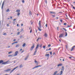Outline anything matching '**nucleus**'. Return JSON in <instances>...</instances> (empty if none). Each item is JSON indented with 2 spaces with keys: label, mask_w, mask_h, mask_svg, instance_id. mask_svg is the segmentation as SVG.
Segmentation results:
<instances>
[{
  "label": "nucleus",
  "mask_w": 75,
  "mask_h": 75,
  "mask_svg": "<svg viewBox=\"0 0 75 75\" xmlns=\"http://www.w3.org/2000/svg\"><path fill=\"white\" fill-rule=\"evenodd\" d=\"M39 27H38V30H40V31H41V30L40 29V28H41V21H40L39 22Z\"/></svg>",
  "instance_id": "nucleus-1"
},
{
  "label": "nucleus",
  "mask_w": 75,
  "mask_h": 75,
  "mask_svg": "<svg viewBox=\"0 0 75 75\" xmlns=\"http://www.w3.org/2000/svg\"><path fill=\"white\" fill-rule=\"evenodd\" d=\"M3 60H0V64H1L2 63V64L3 65H6V64H7V63H8V61L6 62H3Z\"/></svg>",
  "instance_id": "nucleus-2"
},
{
  "label": "nucleus",
  "mask_w": 75,
  "mask_h": 75,
  "mask_svg": "<svg viewBox=\"0 0 75 75\" xmlns=\"http://www.w3.org/2000/svg\"><path fill=\"white\" fill-rule=\"evenodd\" d=\"M39 46V45H37L36 47V48H35V51L34 52V54H33L34 55H35L36 54V52H37V48H38Z\"/></svg>",
  "instance_id": "nucleus-3"
},
{
  "label": "nucleus",
  "mask_w": 75,
  "mask_h": 75,
  "mask_svg": "<svg viewBox=\"0 0 75 75\" xmlns=\"http://www.w3.org/2000/svg\"><path fill=\"white\" fill-rule=\"evenodd\" d=\"M18 68V67L17 66V67H16L15 68H14L10 72V74H11V73L13 72V71H14V70H15V69H16V68Z\"/></svg>",
  "instance_id": "nucleus-4"
},
{
  "label": "nucleus",
  "mask_w": 75,
  "mask_h": 75,
  "mask_svg": "<svg viewBox=\"0 0 75 75\" xmlns=\"http://www.w3.org/2000/svg\"><path fill=\"white\" fill-rule=\"evenodd\" d=\"M18 68V67L17 66V67H16L15 68H14L10 72V74H11V73L13 72V71H14V70H15V69H16V68Z\"/></svg>",
  "instance_id": "nucleus-5"
},
{
  "label": "nucleus",
  "mask_w": 75,
  "mask_h": 75,
  "mask_svg": "<svg viewBox=\"0 0 75 75\" xmlns=\"http://www.w3.org/2000/svg\"><path fill=\"white\" fill-rule=\"evenodd\" d=\"M59 37V38H62V37H64V33H62L60 34Z\"/></svg>",
  "instance_id": "nucleus-6"
},
{
  "label": "nucleus",
  "mask_w": 75,
  "mask_h": 75,
  "mask_svg": "<svg viewBox=\"0 0 75 75\" xmlns=\"http://www.w3.org/2000/svg\"><path fill=\"white\" fill-rule=\"evenodd\" d=\"M35 47V46L34 45H33L30 48V51H33V49L34 48V47Z\"/></svg>",
  "instance_id": "nucleus-7"
},
{
  "label": "nucleus",
  "mask_w": 75,
  "mask_h": 75,
  "mask_svg": "<svg viewBox=\"0 0 75 75\" xmlns=\"http://www.w3.org/2000/svg\"><path fill=\"white\" fill-rule=\"evenodd\" d=\"M18 51H17L16 52L15 54L14 55V57H15L17 55V54H18Z\"/></svg>",
  "instance_id": "nucleus-8"
},
{
  "label": "nucleus",
  "mask_w": 75,
  "mask_h": 75,
  "mask_svg": "<svg viewBox=\"0 0 75 75\" xmlns=\"http://www.w3.org/2000/svg\"><path fill=\"white\" fill-rule=\"evenodd\" d=\"M75 48V46H73L72 47H71V51H72Z\"/></svg>",
  "instance_id": "nucleus-9"
},
{
  "label": "nucleus",
  "mask_w": 75,
  "mask_h": 75,
  "mask_svg": "<svg viewBox=\"0 0 75 75\" xmlns=\"http://www.w3.org/2000/svg\"><path fill=\"white\" fill-rule=\"evenodd\" d=\"M41 67V66L39 65V66H36L35 67H34L32 69H35V68H38V67Z\"/></svg>",
  "instance_id": "nucleus-10"
},
{
  "label": "nucleus",
  "mask_w": 75,
  "mask_h": 75,
  "mask_svg": "<svg viewBox=\"0 0 75 75\" xmlns=\"http://www.w3.org/2000/svg\"><path fill=\"white\" fill-rule=\"evenodd\" d=\"M44 36H45V37L47 38L48 37V35L47 33H45L44 34Z\"/></svg>",
  "instance_id": "nucleus-11"
},
{
  "label": "nucleus",
  "mask_w": 75,
  "mask_h": 75,
  "mask_svg": "<svg viewBox=\"0 0 75 75\" xmlns=\"http://www.w3.org/2000/svg\"><path fill=\"white\" fill-rule=\"evenodd\" d=\"M11 71V69H7L6 70L4 71V72H7L8 71Z\"/></svg>",
  "instance_id": "nucleus-12"
},
{
  "label": "nucleus",
  "mask_w": 75,
  "mask_h": 75,
  "mask_svg": "<svg viewBox=\"0 0 75 75\" xmlns=\"http://www.w3.org/2000/svg\"><path fill=\"white\" fill-rule=\"evenodd\" d=\"M62 65V64H59L57 65L58 67H61Z\"/></svg>",
  "instance_id": "nucleus-13"
},
{
  "label": "nucleus",
  "mask_w": 75,
  "mask_h": 75,
  "mask_svg": "<svg viewBox=\"0 0 75 75\" xmlns=\"http://www.w3.org/2000/svg\"><path fill=\"white\" fill-rule=\"evenodd\" d=\"M45 56L46 57H47L48 58H49L50 57V54H45Z\"/></svg>",
  "instance_id": "nucleus-14"
},
{
  "label": "nucleus",
  "mask_w": 75,
  "mask_h": 75,
  "mask_svg": "<svg viewBox=\"0 0 75 75\" xmlns=\"http://www.w3.org/2000/svg\"><path fill=\"white\" fill-rule=\"evenodd\" d=\"M28 57H29V56L28 55L25 58V61L27 60V59H28Z\"/></svg>",
  "instance_id": "nucleus-15"
},
{
  "label": "nucleus",
  "mask_w": 75,
  "mask_h": 75,
  "mask_svg": "<svg viewBox=\"0 0 75 75\" xmlns=\"http://www.w3.org/2000/svg\"><path fill=\"white\" fill-rule=\"evenodd\" d=\"M62 69H61V70H62V71H64V66H62Z\"/></svg>",
  "instance_id": "nucleus-16"
},
{
  "label": "nucleus",
  "mask_w": 75,
  "mask_h": 75,
  "mask_svg": "<svg viewBox=\"0 0 75 75\" xmlns=\"http://www.w3.org/2000/svg\"><path fill=\"white\" fill-rule=\"evenodd\" d=\"M51 48H50L49 49H46V51H51Z\"/></svg>",
  "instance_id": "nucleus-17"
},
{
  "label": "nucleus",
  "mask_w": 75,
  "mask_h": 75,
  "mask_svg": "<svg viewBox=\"0 0 75 75\" xmlns=\"http://www.w3.org/2000/svg\"><path fill=\"white\" fill-rule=\"evenodd\" d=\"M16 12L17 13H20V10L19 9H18L16 10Z\"/></svg>",
  "instance_id": "nucleus-18"
},
{
  "label": "nucleus",
  "mask_w": 75,
  "mask_h": 75,
  "mask_svg": "<svg viewBox=\"0 0 75 75\" xmlns=\"http://www.w3.org/2000/svg\"><path fill=\"white\" fill-rule=\"evenodd\" d=\"M4 1L2 3L1 8L2 9H3V6H4Z\"/></svg>",
  "instance_id": "nucleus-19"
},
{
  "label": "nucleus",
  "mask_w": 75,
  "mask_h": 75,
  "mask_svg": "<svg viewBox=\"0 0 75 75\" xmlns=\"http://www.w3.org/2000/svg\"><path fill=\"white\" fill-rule=\"evenodd\" d=\"M29 14L30 15H32V13H31V11H29Z\"/></svg>",
  "instance_id": "nucleus-20"
},
{
  "label": "nucleus",
  "mask_w": 75,
  "mask_h": 75,
  "mask_svg": "<svg viewBox=\"0 0 75 75\" xmlns=\"http://www.w3.org/2000/svg\"><path fill=\"white\" fill-rule=\"evenodd\" d=\"M50 14H54V13H55V12H52V11H50Z\"/></svg>",
  "instance_id": "nucleus-21"
},
{
  "label": "nucleus",
  "mask_w": 75,
  "mask_h": 75,
  "mask_svg": "<svg viewBox=\"0 0 75 75\" xmlns=\"http://www.w3.org/2000/svg\"><path fill=\"white\" fill-rule=\"evenodd\" d=\"M62 73H63V71H61L59 75H62Z\"/></svg>",
  "instance_id": "nucleus-22"
},
{
  "label": "nucleus",
  "mask_w": 75,
  "mask_h": 75,
  "mask_svg": "<svg viewBox=\"0 0 75 75\" xmlns=\"http://www.w3.org/2000/svg\"><path fill=\"white\" fill-rule=\"evenodd\" d=\"M58 72V71H55L54 73V75H55L57 74V73Z\"/></svg>",
  "instance_id": "nucleus-23"
},
{
  "label": "nucleus",
  "mask_w": 75,
  "mask_h": 75,
  "mask_svg": "<svg viewBox=\"0 0 75 75\" xmlns=\"http://www.w3.org/2000/svg\"><path fill=\"white\" fill-rule=\"evenodd\" d=\"M10 11V9L9 8L7 9L6 10V12H8Z\"/></svg>",
  "instance_id": "nucleus-24"
},
{
  "label": "nucleus",
  "mask_w": 75,
  "mask_h": 75,
  "mask_svg": "<svg viewBox=\"0 0 75 75\" xmlns=\"http://www.w3.org/2000/svg\"><path fill=\"white\" fill-rule=\"evenodd\" d=\"M25 46V43H24L23 44L22 47H24Z\"/></svg>",
  "instance_id": "nucleus-25"
},
{
  "label": "nucleus",
  "mask_w": 75,
  "mask_h": 75,
  "mask_svg": "<svg viewBox=\"0 0 75 75\" xmlns=\"http://www.w3.org/2000/svg\"><path fill=\"white\" fill-rule=\"evenodd\" d=\"M19 46H20V45H17L16 46V47H19Z\"/></svg>",
  "instance_id": "nucleus-26"
},
{
  "label": "nucleus",
  "mask_w": 75,
  "mask_h": 75,
  "mask_svg": "<svg viewBox=\"0 0 75 75\" xmlns=\"http://www.w3.org/2000/svg\"><path fill=\"white\" fill-rule=\"evenodd\" d=\"M35 63H37V65H38V62L36 60H35Z\"/></svg>",
  "instance_id": "nucleus-27"
},
{
  "label": "nucleus",
  "mask_w": 75,
  "mask_h": 75,
  "mask_svg": "<svg viewBox=\"0 0 75 75\" xmlns=\"http://www.w3.org/2000/svg\"><path fill=\"white\" fill-rule=\"evenodd\" d=\"M52 16V17H55V15H51Z\"/></svg>",
  "instance_id": "nucleus-28"
},
{
  "label": "nucleus",
  "mask_w": 75,
  "mask_h": 75,
  "mask_svg": "<svg viewBox=\"0 0 75 75\" xmlns=\"http://www.w3.org/2000/svg\"><path fill=\"white\" fill-rule=\"evenodd\" d=\"M71 27V25L69 26V25H68L67 26V28H69V27Z\"/></svg>",
  "instance_id": "nucleus-29"
},
{
  "label": "nucleus",
  "mask_w": 75,
  "mask_h": 75,
  "mask_svg": "<svg viewBox=\"0 0 75 75\" xmlns=\"http://www.w3.org/2000/svg\"><path fill=\"white\" fill-rule=\"evenodd\" d=\"M12 53H13V52H12V51H11V52H8V54H11Z\"/></svg>",
  "instance_id": "nucleus-30"
},
{
  "label": "nucleus",
  "mask_w": 75,
  "mask_h": 75,
  "mask_svg": "<svg viewBox=\"0 0 75 75\" xmlns=\"http://www.w3.org/2000/svg\"><path fill=\"white\" fill-rule=\"evenodd\" d=\"M63 30H64V31H67V30L65 29V28H63Z\"/></svg>",
  "instance_id": "nucleus-31"
},
{
  "label": "nucleus",
  "mask_w": 75,
  "mask_h": 75,
  "mask_svg": "<svg viewBox=\"0 0 75 75\" xmlns=\"http://www.w3.org/2000/svg\"><path fill=\"white\" fill-rule=\"evenodd\" d=\"M65 34H66V35H65V37H67V32H65Z\"/></svg>",
  "instance_id": "nucleus-32"
},
{
  "label": "nucleus",
  "mask_w": 75,
  "mask_h": 75,
  "mask_svg": "<svg viewBox=\"0 0 75 75\" xmlns=\"http://www.w3.org/2000/svg\"><path fill=\"white\" fill-rule=\"evenodd\" d=\"M45 4H47V0H45Z\"/></svg>",
  "instance_id": "nucleus-33"
},
{
  "label": "nucleus",
  "mask_w": 75,
  "mask_h": 75,
  "mask_svg": "<svg viewBox=\"0 0 75 75\" xmlns=\"http://www.w3.org/2000/svg\"><path fill=\"white\" fill-rule=\"evenodd\" d=\"M20 32H18L17 33V35H19V34H20Z\"/></svg>",
  "instance_id": "nucleus-34"
},
{
  "label": "nucleus",
  "mask_w": 75,
  "mask_h": 75,
  "mask_svg": "<svg viewBox=\"0 0 75 75\" xmlns=\"http://www.w3.org/2000/svg\"><path fill=\"white\" fill-rule=\"evenodd\" d=\"M57 29L58 31H59V27H57Z\"/></svg>",
  "instance_id": "nucleus-35"
},
{
  "label": "nucleus",
  "mask_w": 75,
  "mask_h": 75,
  "mask_svg": "<svg viewBox=\"0 0 75 75\" xmlns=\"http://www.w3.org/2000/svg\"><path fill=\"white\" fill-rule=\"evenodd\" d=\"M20 13H18L17 14V16H19V15H20Z\"/></svg>",
  "instance_id": "nucleus-36"
},
{
  "label": "nucleus",
  "mask_w": 75,
  "mask_h": 75,
  "mask_svg": "<svg viewBox=\"0 0 75 75\" xmlns=\"http://www.w3.org/2000/svg\"><path fill=\"white\" fill-rule=\"evenodd\" d=\"M23 67V66H22V65H21L20 66V68H22Z\"/></svg>",
  "instance_id": "nucleus-37"
},
{
  "label": "nucleus",
  "mask_w": 75,
  "mask_h": 75,
  "mask_svg": "<svg viewBox=\"0 0 75 75\" xmlns=\"http://www.w3.org/2000/svg\"><path fill=\"white\" fill-rule=\"evenodd\" d=\"M13 56V55L11 54V55H9L8 56V57H12Z\"/></svg>",
  "instance_id": "nucleus-38"
},
{
  "label": "nucleus",
  "mask_w": 75,
  "mask_h": 75,
  "mask_svg": "<svg viewBox=\"0 0 75 75\" xmlns=\"http://www.w3.org/2000/svg\"><path fill=\"white\" fill-rule=\"evenodd\" d=\"M64 25H67V23H64Z\"/></svg>",
  "instance_id": "nucleus-39"
},
{
  "label": "nucleus",
  "mask_w": 75,
  "mask_h": 75,
  "mask_svg": "<svg viewBox=\"0 0 75 75\" xmlns=\"http://www.w3.org/2000/svg\"><path fill=\"white\" fill-rule=\"evenodd\" d=\"M45 47H46V46H43V48H45Z\"/></svg>",
  "instance_id": "nucleus-40"
},
{
  "label": "nucleus",
  "mask_w": 75,
  "mask_h": 75,
  "mask_svg": "<svg viewBox=\"0 0 75 75\" xmlns=\"http://www.w3.org/2000/svg\"><path fill=\"white\" fill-rule=\"evenodd\" d=\"M30 22L31 23V24H33V21H30Z\"/></svg>",
  "instance_id": "nucleus-41"
},
{
  "label": "nucleus",
  "mask_w": 75,
  "mask_h": 75,
  "mask_svg": "<svg viewBox=\"0 0 75 75\" xmlns=\"http://www.w3.org/2000/svg\"><path fill=\"white\" fill-rule=\"evenodd\" d=\"M50 52V53L51 54V56L52 55V52Z\"/></svg>",
  "instance_id": "nucleus-42"
},
{
  "label": "nucleus",
  "mask_w": 75,
  "mask_h": 75,
  "mask_svg": "<svg viewBox=\"0 0 75 75\" xmlns=\"http://www.w3.org/2000/svg\"><path fill=\"white\" fill-rule=\"evenodd\" d=\"M48 47H51V45H48Z\"/></svg>",
  "instance_id": "nucleus-43"
},
{
  "label": "nucleus",
  "mask_w": 75,
  "mask_h": 75,
  "mask_svg": "<svg viewBox=\"0 0 75 75\" xmlns=\"http://www.w3.org/2000/svg\"><path fill=\"white\" fill-rule=\"evenodd\" d=\"M22 50H23V49H21L19 51H22Z\"/></svg>",
  "instance_id": "nucleus-44"
},
{
  "label": "nucleus",
  "mask_w": 75,
  "mask_h": 75,
  "mask_svg": "<svg viewBox=\"0 0 75 75\" xmlns=\"http://www.w3.org/2000/svg\"><path fill=\"white\" fill-rule=\"evenodd\" d=\"M22 3H24V0H23L22 1Z\"/></svg>",
  "instance_id": "nucleus-45"
},
{
  "label": "nucleus",
  "mask_w": 75,
  "mask_h": 75,
  "mask_svg": "<svg viewBox=\"0 0 75 75\" xmlns=\"http://www.w3.org/2000/svg\"><path fill=\"white\" fill-rule=\"evenodd\" d=\"M3 35H7V34H6V33H4L3 34Z\"/></svg>",
  "instance_id": "nucleus-46"
},
{
  "label": "nucleus",
  "mask_w": 75,
  "mask_h": 75,
  "mask_svg": "<svg viewBox=\"0 0 75 75\" xmlns=\"http://www.w3.org/2000/svg\"><path fill=\"white\" fill-rule=\"evenodd\" d=\"M60 21L61 23H62V20H60Z\"/></svg>",
  "instance_id": "nucleus-47"
},
{
  "label": "nucleus",
  "mask_w": 75,
  "mask_h": 75,
  "mask_svg": "<svg viewBox=\"0 0 75 75\" xmlns=\"http://www.w3.org/2000/svg\"><path fill=\"white\" fill-rule=\"evenodd\" d=\"M55 53L54 52L53 53V55H55Z\"/></svg>",
  "instance_id": "nucleus-48"
},
{
  "label": "nucleus",
  "mask_w": 75,
  "mask_h": 75,
  "mask_svg": "<svg viewBox=\"0 0 75 75\" xmlns=\"http://www.w3.org/2000/svg\"><path fill=\"white\" fill-rule=\"evenodd\" d=\"M45 26H46V27H47V24H46L45 25Z\"/></svg>",
  "instance_id": "nucleus-49"
},
{
  "label": "nucleus",
  "mask_w": 75,
  "mask_h": 75,
  "mask_svg": "<svg viewBox=\"0 0 75 75\" xmlns=\"http://www.w3.org/2000/svg\"><path fill=\"white\" fill-rule=\"evenodd\" d=\"M10 18L11 19H12L13 18V17L11 16L10 17Z\"/></svg>",
  "instance_id": "nucleus-50"
},
{
  "label": "nucleus",
  "mask_w": 75,
  "mask_h": 75,
  "mask_svg": "<svg viewBox=\"0 0 75 75\" xmlns=\"http://www.w3.org/2000/svg\"><path fill=\"white\" fill-rule=\"evenodd\" d=\"M38 39L39 40H40V39H41V38H38Z\"/></svg>",
  "instance_id": "nucleus-51"
},
{
  "label": "nucleus",
  "mask_w": 75,
  "mask_h": 75,
  "mask_svg": "<svg viewBox=\"0 0 75 75\" xmlns=\"http://www.w3.org/2000/svg\"><path fill=\"white\" fill-rule=\"evenodd\" d=\"M31 31H32V30H30V33H31Z\"/></svg>",
  "instance_id": "nucleus-52"
},
{
  "label": "nucleus",
  "mask_w": 75,
  "mask_h": 75,
  "mask_svg": "<svg viewBox=\"0 0 75 75\" xmlns=\"http://www.w3.org/2000/svg\"><path fill=\"white\" fill-rule=\"evenodd\" d=\"M16 19H13V21H16Z\"/></svg>",
  "instance_id": "nucleus-53"
},
{
  "label": "nucleus",
  "mask_w": 75,
  "mask_h": 75,
  "mask_svg": "<svg viewBox=\"0 0 75 75\" xmlns=\"http://www.w3.org/2000/svg\"><path fill=\"white\" fill-rule=\"evenodd\" d=\"M69 58H70V59H71V58H72V57H69Z\"/></svg>",
  "instance_id": "nucleus-54"
},
{
  "label": "nucleus",
  "mask_w": 75,
  "mask_h": 75,
  "mask_svg": "<svg viewBox=\"0 0 75 75\" xmlns=\"http://www.w3.org/2000/svg\"><path fill=\"white\" fill-rule=\"evenodd\" d=\"M17 42H14V43H15V44H16V43H17Z\"/></svg>",
  "instance_id": "nucleus-55"
},
{
  "label": "nucleus",
  "mask_w": 75,
  "mask_h": 75,
  "mask_svg": "<svg viewBox=\"0 0 75 75\" xmlns=\"http://www.w3.org/2000/svg\"><path fill=\"white\" fill-rule=\"evenodd\" d=\"M73 8H74V9H75V7H73Z\"/></svg>",
  "instance_id": "nucleus-56"
},
{
  "label": "nucleus",
  "mask_w": 75,
  "mask_h": 75,
  "mask_svg": "<svg viewBox=\"0 0 75 75\" xmlns=\"http://www.w3.org/2000/svg\"><path fill=\"white\" fill-rule=\"evenodd\" d=\"M23 24H21V26H23Z\"/></svg>",
  "instance_id": "nucleus-57"
},
{
  "label": "nucleus",
  "mask_w": 75,
  "mask_h": 75,
  "mask_svg": "<svg viewBox=\"0 0 75 75\" xmlns=\"http://www.w3.org/2000/svg\"><path fill=\"white\" fill-rule=\"evenodd\" d=\"M35 31H36V32H35L36 33H37V30H36Z\"/></svg>",
  "instance_id": "nucleus-58"
},
{
  "label": "nucleus",
  "mask_w": 75,
  "mask_h": 75,
  "mask_svg": "<svg viewBox=\"0 0 75 75\" xmlns=\"http://www.w3.org/2000/svg\"><path fill=\"white\" fill-rule=\"evenodd\" d=\"M14 44H15L14 42H13V43H12V45H13Z\"/></svg>",
  "instance_id": "nucleus-59"
},
{
  "label": "nucleus",
  "mask_w": 75,
  "mask_h": 75,
  "mask_svg": "<svg viewBox=\"0 0 75 75\" xmlns=\"http://www.w3.org/2000/svg\"><path fill=\"white\" fill-rule=\"evenodd\" d=\"M16 39H14V40H13V41H16Z\"/></svg>",
  "instance_id": "nucleus-60"
},
{
  "label": "nucleus",
  "mask_w": 75,
  "mask_h": 75,
  "mask_svg": "<svg viewBox=\"0 0 75 75\" xmlns=\"http://www.w3.org/2000/svg\"><path fill=\"white\" fill-rule=\"evenodd\" d=\"M18 25H18V24H17V27H18Z\"/></svg>",
  "instance_id": "nucleus-61"
},
{
  "label": "nucleus",
  "mask_w": 75,
  "mask_h": 75,
  "mask_svg": "<svg viewBox=\"0 0 75 75\" xmlns=\"http://www.w3.org/2000/svg\"><path fill=\"white\" fill-rule=\"evenodd\" d=\"M56 18H57V19H58V17H56Z\"/></svg>",
  "instance_id": "nucleus-62"
},
{
  "label": "nucleus",
  "mask_w": 75,
  "mask_h": 75,
  "mask_svg": "<svg viewBox=\"0 0 75 75\" xmlns=\"http://www.w3.org/2000/svg\"><path fill=\"white\" fill-rule=\"evenodd\" d=\"M59 41H60V42H61V40H59Z\"/></svg>",
  "instance_id": "nucleus-63"
},
{
  "label": "nucleus",
  "mask_w": 75,
  "mask_h": 75,
  "mask_svg": "<svg viewBox=\"0 0 75 75\" xmlns=\"http://www.w3.org/2000/svg\"><path fill=\"white\" fill-rule=\"evenodd\" d=\"M22 37V36H21L20 37V38H21Z\"/></svg>",
  "instance_id": "nucleus-64"
}]
</instances>
